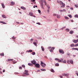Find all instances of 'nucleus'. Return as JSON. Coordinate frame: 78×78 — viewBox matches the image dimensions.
<instances>
[{"mask_svg":"<svg viewBox=\"0 0 78 78\" xmlns=\"http://www.w3.org/2000/svg\"><path fill=\"white\" fill-rule=\"evenodd\" d=\"M59 3L60 5H62V6H61V8H64V7H65V4H64L61 1H59Z\"/></svg>","mask_w":78,"mask_h":78,"instance_id":"f257e3e1","label":"nucleus"},{"mask_svg":"<svg viewBox=\"0 0 78 78\" xmlns=\"http://www.w3.org/2000/svg\"><path fill=\"white\" fill-rule=\"evenodd\" d=\"M24 72H25L23 73V74L26 75H29V73H28V70H25Z\"/></svg>","mask_w":78,"mask_h":78,"instance_id":"f03ea898","label":"nucleus"},{"mask_svg":"<svg viewBox=\"0 0 78 78\" xmlns=\"http://www.w3.org/2000/svg\"><path fill=\"white\" fill-rule=\"evenodd\" d=\"M29 16H31L32 17H36L35 15H33V13L32 12H30L29 13Z\"/></svg>","mask_w":78,"mask_h":78,"instance_id":"7ed1b4c3","label":"nucleus"},{"mask_svg":"<svg viewBox=\"0 0 78 78\" xmlns=\"http://www.w3.org/2000/svg\"><path fill=\"white\" fill-rule=\"evenodd\" d=\"M32 64H33V65H35L36 64V61H35V60H32L31 62Z\"/></svg>","mask_w":78,"mask_h":78,"instance_id":"20e7f679","label":"nucleus"},{"mask_svg":"<svg viewBox=\"0 0 78 78\" xmlns=\"http://www.w3.org/2000/svg\"><path fill=\"white\" fill-rule=\"evenodd\" d=\"M35 65V66L36 68H39L40 67V65L38 63H36Z\"/></svg>","mask_w":78,"mask_h":78,"instance_id":"39448f33","label":"nucleus"},{"mask_svg":"<svg viewBox=\"0 0 78 78\" xmlns=\"http://www.w3.org/2000/svg\"><path fill=\"white\" fill-rule=\"evenodd\" d=\"M40 2L42 8L44 9V5H43V2H42V0L40 1Z\"/></svg>","mask_w":78,"mask_h":78,"instance_id":"423d86ee","label":"nucleus"},{"mask_svg":"<svg viewBox=\"0 0 78 78\" xmlns=\"http://www.w3.org/2000/svg\"><path fill=\"white\" fill-rule=\"evenodd\" d=\"M59 51L60 53H62V54H64V52L63 50L62 49H59Z\"/></svg>","mask_w":78,"mask_h":78,"instance_id":"0eeeda50","label":"nucleus"},{"mask_svg":"<svg viewBox=\"0 0 78 78\" xmlns=\"http://www.w3.org/2000/svg\"><path fill=\"white\" fill-rule=\"evenodd\" d=\"M62 75H63V76H68L69 75V73H64L63 74H62Z\"/></svg>","mask_w":78,"mask_h":78,"instance_id":"6e6552de","label":"nucleus"},{"mask_svg":"<svg viewBox=\"0 0 78 78\" xmlns=\"http://www.w3.org/2000/svg\"><path fill=\"white\" fill-rule=\"evenodd\" d=\"M15 5V2L13 1H12L10 3V6H13Z\"/></svg>","mask_w":78,"mask_h":78,"instance_id":"1a4fd4ad","label":"nucleus"},{"mask_svg":"<svg viewBox=\"0 0 78 78\" xmlns=\"http://www.w3.org/2000/svg\"><path fill=\"white\" fill-rule=\"evenodd\" d=\"M69 62L71 64H73V61L72 60H69Z\"/></svg>","mask_w":78,"mask_h":78,"instance_id":"9d476101","label":"nucleus"},{"mask_svg":"<svg viewBox=\"0 0 78 78\" xmlns=\"http://www.w3.org/2000/svg\"><path fill=\"white\" fill-rule=\"evenodd\" d=\"M57 19H59V18H60V17H61V15H60L57 14Z\"/></svg>","mask_w":78,"mask_h":78,"instance_id":"9b49d317","label":"nucleus"},{"mask_svg":"<svg viewBox=\"0 0 78 78\" xmlns=\"http://www.w3.org/2000/svg\"><path fill=\"white\" fill-rule=\"evenodd\" d=\"M2 17H3V18H5V19L6 18V16L4 14L2 15Z\"/></svg>","mask_w":78,"mask_h":78,"instance_id":"f8f14e48","label":"nucleus"},{"mask_svg":"<svg viewBox=\"0 0 78 78\" xmlns=\"http://www.w3.org/2000/svg\"><path fill=\"white\" fill-rule=\"evenodd\" d=\"M21 9H23L24 10H25L26 9V8L23 6H22L21 7Z\"/></svg>","mask_w":78,"mask_h":78,"instance_id":"ddd939ff","label":"nucleus"},{"mask_svg":"<svg viewBox=\"0 0 78 78\" xmlns=\"http://www.w3.org/2000/svg\"><path fill=\"white\" fill-rule=\"evenodd\" d=\"M65 31L66 32H69V31H70V29H69L67 28L66 29Z\"/></svg>","mask_w":78,"mask_h":78,"instance_id":"4468645a","label":"nucleus"},{"mask_svg":"<svg viewBox=\"0 0 78 78\" xmlns=\"http://www.w3.org/2000/svg\"><path fill=\"white\" fill-rule=\"evenodd\" d=\"M74 33V32L73 31V30H71V31H69V34H73V33Z\"/></svg>","mask_w":78,"mask_h":78,"instance_id":"2eb2a0df","label":"nucleus"},{"mask_svg":"<svg viewBox=\"0 0 78 78\" xmlns=\"http://www.w3.org/2000/svg\"><path fill=\"white\" fill-rule=\"evenodd\" d=\"M70 47H75V44H72L70 45Z\"/></svg>","mask_w":78,"mask_h":78,"instance_id":"dca6fc26","label":"nucleus"},{"mask_svg":"<svg viewBox=\"0 0 78 78\" xmlns=\"http://www.w3.org/2000/svg\"><path fill=\"white\" fill-rule=\"evenodd\" d=\"M33 44L34 45H35V46H36V47H37V43H36L35 41H34Z\"/></svg>","mask_w":78,"mask_h":78,"instance_id":"f3484780","label":"nucleus"},{"mask_svg":"<svg viewBox=\"0 0 78 78\" xmlns=\"http://www.w3.org/2000/svg\"><path fill=\"white\" fill-rule=\"evenodd\" d=\"M51 72H52L53 73H54L55 72V71H54L53 69H51Z\"/></svg>","mask_w":78,"mask_h":78,"instance_id":"a211bd4d","label":"nucleus"},{"mask_svg":"<svg viewBox=\"0 0 78 78\" xmlns=\"http://www.w3.org/2000/svg\"><path fill=\"white\" fill-rule=\"evenodd\" d=\"M28 66H33V65L31 63H28Z\"/></svg>","mask_w":78,"mask_h":78,"instance_id":"6ab92c4d","label":"nucleus"},{"mask_svg":"<svg viewBox=\"0 0 78 78\" xmlns=\"http://www.w3.org/2000/svg\"><path fill=\"white\" fill-rule=\"evenodd\" d=\"M2 7L3 8H5V5H4V4L2 3Z\"/></svg>","mask_w":78,"mask_h":78,"instance_id":"aec40b11","label":"nucleus"},{"mask_svg":"<svg viewBox=\"0 0 78 78\" xmlns=\"http://www.w3.org/2000/svg\"><path fill=\"white\" fill-rule=\"evenodd\" d=\"M0 55L1 56H4V53H1L0 54Z\"/></svg>","mask_w":78,"mask_h":78,"instance_id":"412c9836","label":"nucleus"},{"mask_svg":"<svg viewBox=\"0 0 78 78\" xmlns=\"http://www.w3.org/2000/svg\"><path fill=\"white\" fill-rule=\"evenodd\" d=\"M72 50H77V51H78V48H72Z\"/></svg>","mask_w":78,"mask_h":78,"instance_id":"4be33fe9","label":"nucleus"},{"mask_svg":"<svg viewBox=\"0 0 78 78\" xmlns=\"http://www.w3.org/2000/svg\"><path fill=\"white\" fill-rule=\"evenodd\" d=\"M41 48L42 51H44V47H43V46H41Z\"/></svg>","mask_w":78,"mask_h":78,"instance_id":"5701e85b","label":"nucleus"},{"mask_svg":"<svg viewBox=\"0 0 78 78\" xmlns=\"http://www.w3.org/2000/svg\"><path fill=\"white\" fill-rule=\"evenodd\" d=\"M73 42H74V43H77V41L76 40H73Z\"/></svg>","mask_w":78,"mask_h":78,"instance_id":"b1692460","label":"nucleus"},{"mask_svg":"<svg viewBox=\"0 0 78 78\" xmlns=\"http://www.w3.org/2000/svg\"><path fill=\"white\" fill-rule=\"evenodd\" d=\"M62 62H63V63H66V60H64L63 61H62Z\"/></svg>","mask_w":78,"mask_h":78,"instance_id":"393cba45","label":"nucleus"},{"mask_svg":"<svg viewBox=\"0 0 78 78\" xmlns=\"http://www.w3.org/2000/svg\"><path fill=\"white\" fill-rule=\"evenodd\" d=\"M41 71H46V69H41Z\"/></svg>","mask_w":78,"mask_h":78,"instance_id":"a878e982","label":"nucleus"},{"mask_svg":"<svg viewBox=\"0 0 78 78\" xmlns=\"http://www.w3.org/2000/svg\"><path fill=\"white\" fill-rule=\"evenodd\" d=\"M44 3L45 5H47V3H46V2L45 1V0H44Z\"/></svg>","mask_w":78,"mask_h":78,"instance_id":"bb28decb","label":"nucleus"},{"mask_svg":"<svg viewBox=\"0 0 78 78\" xmlns=\"http://www.w3.org/2000/svg\"><path fill=\"white\" fill-rule=\"evenodd\" d=\"M47 6L48 9H50V7L49 6V5H47Z\"/></svg>","mask_w":78,"mask_h":78,"instance_id":"cd10ccee","label":"nucleus"},{"mask_svg":"<svg viewBox=\"0 0 78 78\" xmlns=\"http://www.w3.org/2000/svg\"><path fill=\"white\" fill-rule=\"evenodd\" d=\"M75 17H76L77 18H78V15L76 14L74 16Z\"/></svg>","mask_w":78,"mask_h":78,"instance_id":"c85d7f7f","label":"nucleus"},{"mask_svg":"<svg viewBox=\"0 0 78 78\" xmlns=\"http://www.w3.org/2000/svg\"><path fill=\"white\" fill-rule=\"evenodd\" d=\"M55 66H59V64L58 63H56L55 64Z\"/></svg>","mask_w":78,"mask_h":78,"instance_id":"c756f323","label":"nucleus"},{"mask_svg":"<svg viewBox=\"0 0 78 78\" xmlns=\"http://www.w3.org/2000/svg\"><path fill=\"white\" fill-rule=\"evenodd\" d=\"M66 27H62V28H61V30H63V29H64V28H66Z\"/></svg>","mask_w":78,"mask_h":78,"instance_id":"7c9ffc66","label":"nucleus"},{"mask_svg":"<svg viewBox=\"0 0 78 78\" xmlns=\"http://www.w3.org/2000/svg\"><path fill=\"white\" fill-rule=\"evenodd\" d=\"M76 74L77 75V76H78V71H76Z\"/></svg>","mask_w":78,"mask_h":78,"instance_id":"2f4dec72","label":"nucleus"},{"mask_svg":"<svg viewBox=\"0 0 78 78\" xmlns=\"http://www.w3.org/2000/svg\"><path fill=\"white\" fill-rule=\"evenodd\" d=\"M75 6L76 7V8H78V5L75 4Z\"/></svg>","mask_w":78,"mask_h":78,"instance_id":"473e14b6","label":"nucleus"},{"mask_svg":"<svg viewBox=\"0 0 78 78\" xmlns=\"http://www.w3.org/2000/svg\"><path fill=\"white\" fill-rule=\"evenodd\" d=\"M65 19H66L67 20L69 19V18L67 16L65 17Z\"/></svg>","mask_w":78,"mask_h":78,"instance_id":"72a5a7b5","label":"nucleus"},{"mask_svg":"<svg viewBox=\"0 0 78 78\" xmlns=\"http://www.w3.org/2000/svg\"><path fill=\"white\" fill-rule=\"evenodd\" d=\"M32 54L33 55H34L36 54V53H35V52H32Z\"/></svg>","mask_w":78,"mask_h":78,"instance_id":"f704fd0d","label":"nucleus"},{"mask_svg":"<svg viewBox=\"0 0 78 78\" xmlns=\"http://www.w3.org/2000/svg\"><path fill=\"white\" fill-rule=\"evenodd\" d=\"M58 61L59 62H62V61H61V60H59V59H58Z\"/></svg>","mask_w":78,"mask_h":78,"instance_id":"c9c22d12","label":"nucleus"},{"mask_svg":"<svg viewBox=\"0 0 78 78\" xmlns=\"http://www.w3.org/2000/svg\"><path fill=\"white\" fill-rule=\"evenodd\" d=\"M50 52H51V53H53V51L52 49H50Z\"/></svg>","mask_w":78,"mask_h":78,"instance_id":"e433bc0d","label":"nucleus"},{"mask_svg":"<svg viewBox=\"0 0 78 78\" xmlns=\"http://www.w3.org/2000/svg\"><path fill=\"white\" fill-rule=\"evenodd\" d=\"M0 23H3V24H6V23H5V22H1Z\"/></svg>","mask_w":78,"mask_h":78,"instance_id":"4c0bfd02","label":"nucleus"},{"mask_svg":"<svg viewBox=\"0 0 78 78\" xmlns=\"http://www.w3.org/2000/svg\"><path fill=\"white\" fill-rule=\"evenodd\" d=\"M67 63H68V64H70V62H69V60H68L67 61Z\"/></svg>","mask_w":78,"mask_h":78,"instance_id":"58836bf2","label":"nucleus"},{"mask_svg":"<svg viewBox=\"0 0 78 78\" xmlns=\"http://www.w3.org/2000/svg\"><path fill=\"white\" fill-rule=\"evenodd\" d=\"M41 64H42V65H43V64H44V62H43L42 61H41Z\"/></svg>","mask_w":78,"mask_h":78,"instance_id":"ea45409f","label":"nucleus"},{"mask_svg":"<svg viewBox=\"0 0 78 78\" xmlns=\"http://www.w3.org/2000/svg\"><path fill=\"white\" fill-rule=\"evenodd\" d=\"M62 12H66V10L65 9H63L62 10Z\"/></svg>","mask_w":78,"mask_h":78,"instance_id":"a19ab883","label":"nucleus"},{"mask_svg":"<svg viewBox=\"0 0 78 78\" xmlns=\"http://www.w3.org/2000/svg\"><path fill=\"white\" fill-rule=\"evenodd\" d=\"M33 51L32 50H29V52H32Z\"/></svg>","mask_w":78,"mask_h":78,"instance_id":"79ce46f5","label":"nucleus"},{"mask_svg":"<svg viewBox=\"0 0 78 78\" xmlns=\"http://www.w3.org/2000/svg\"><path fill=\"white\" fill-rule=\"evenodd\" d=\"M22 67H23V68H25V65H22Z\"/></svg>","mask_w":78,"mask_h":78,"instance_id":"37998d69","label":"nucleus"},{"mask_svg":"<svg viewBox=\"0 0 78 78\" xmlns=\"http://www.w3.org/2000/svg\"><path fill=\"white\" fill-rule=\"evenodd\" d=\"M34 41H35V42H36V43H37V40H34Z\"/></svg>","mask_w":78,"mask_h":78,"instance_id":"c03bdc74","label":"nucleus"},{"mask_svg":"<svg viewBox=\"0 0 78 78\" xmlns=\"http://www.w3.org/2000/svg\"><path fill=\"white\" fill-rule=\"evenodd\" d=\"M16 37H14V36H13L12 37V39H16Z\"/></svg>","mask_w":78,"mask_h":78,"instance_id":"a18cd8bd","label":"nucleus"},{"mask_svg":"<svg viewBox=\"0 0 78 78\" xmlns=\"http://www.w3.org/2000/svg\"><path fill=\"white\" fill-rule=\"evenodd\" d=\"M59 59L58 58H55V61H58V60Z\"/></svg>","mask_w":78,"mask_h":78,"instance_id":"49530a36","label":"nucleus"},{"mask_svg":"<svg viewBox=\"0 0 78 78\" xmlns=\"http://www.w3.org/2000/svg\"><path fill=\"white\" fill-rule=\"evenodd\" d=\"M43 65L41 64V66H42V67H43V68L45 67V66H44V65Z\"/></svg>","mask_w":78,"mask_h":78,"instance_id":"de8ad7c7","label":"nucleus"},{"mask_svg":"<svg viewBox=\"0 0 78 78\" xmlns=\"http://www.w3.org/2000/svg\"><path fill=\"white\" fill-rule=\"evenodd\" d=\"M69 17H70V18H72V15H69Z\"/></svg>","mask_w":78,"mask_h":78,"instance_id":"09e8293b","label":"nucleus"},{"mask_svg":"<svg viewBox=\"0 0 78 78\" xmlns=\"http://www.w3.org/2000/svg\"><path fill=\"white\" fill-rule=\"evenodd\" d=\"M77 46H78V43L77 44H76L75 45V47H77Z\"/></svg>","mask_w":78,"mask_h":78,"instance_id":"8fccbe9b","label":"nucleus"},{"mask_svg":"<svg viewBox=\"0 0 78 78\" xmlns=\"http://www.w3.org/2000/svg\"><path fill=\"white\" fill-rule=\"evenodd\" d=\"M22 69V67L20 66L19 67V69H20V70H21V69Z\"/></svg>","mask_w":78,"mask_h":78,"instance_id":"3c124183","label":"nucleus"},{"mask_svg":"<svg viewBox=\"0 0 78 78\" xmlns=\"http://www.w3.org/2000/svg\"><path fill=\"white\" fill-rule=\"evenodd\" d=\"M38 11L39 13H41V10H38Z\"/></svg>","mask_w":78,"mask_h":78,"instance_id":"603ef678","label":"nucleus"},{"mask_svg":"<svg viewBox=\"0 0 78 78\" xmlns=\"http://www.w3.org/2000/svg\"><path fill=\"white\" fill-rule=\"evenodd\" d=\"M16 63H17V62L16 61V62H13V64H16Z\"/></svg>","mask_w":78,"mask_h":78,"instance_id":"864d4df0","label":"nucleus"},{"mask_svg":"<svg viewBox=\"0 0 78 78\" xmlns=\"http://www.w3.org/2000/svg\"><path fill=\"white\" fill-rule=\"evenodd\" d=\"M37 24H38V25H41V23H37Z\"/></svg>","mask_w":78,"mask_h":78,"instance_id":"5fc2aeb1","label":"nucleus"},{"mask_svg":"<svg viewBox=\"0 0 78 78\" xmlns=\"http://www.w3.org/2000/svg\"><path fill=\"white\" fill-rule=\"evenodd\" d=\"M36 0H31V1L32 2H34Z\"/></svg>","mask_w":78,"mask_h":78,"instance_id":"6e6d98bb","label":"nucleus"},{"mask_svg":"<svg viewBox=\"0 0 78 78\" xmlns=\"http://www.w3.org/2000/svg\"><path fill=\"white\" fill-rule=\"evenodd\" d=\"M59 76V77H60V78H62V76L61 75Z\"/></svg>","mask_w":78,"mask_h":78,"instance_id":"4d7b16f0","label":"nucleus"},{"mask_svg":"<svg viewBox=\"0 0 78 78\" xmlns=\"http://www.w3.org/2000/svg\"><path fill=\"white\" fill-rule=\"evenodd\" d=\"M53 16H56V14H54L53 15Z\"/></svg>","mask_w":78,"mask_h":78,"instance_id":"13d9d810","label":"nucleus"},{"mask_svg":"<svg viewBox=\"0 0 78 78\" xmlns=\"http://www.w3.org/2000/svg\"><path fill=\"white\" fill-rule=\"evenodd\" d=\"M13 59H10V61H13Z\"/></svg>","mask_w":78,"mask_h":78,"instance_id":"bf43d9fd","label":"nucleus"},{"mask_svg":"<svg viewBox=\"0 0 78 78\" xmlns=\"http://www.w3.org/2000/svg\"><path fill=\"white\" fill-rule=\"evenodd\" d=\"M43 65H44V66H46V64H45L44 63Z\"/></svg>","mask_w":78,"mask_h":78,"instance_id":"052dcab7","label":"nucleus"},{"mask_svg":"<svg viewBox=\"0 0 78 78\" xmlns=\"http://www.w3.org/2000/svg\"><path fill=\"white\" fill-rule=\"evenodd\" d=\"M52 49V50H54L55 49V48L52 47V49Z\"/></svg>","mask_w":78,"mask_h":78,"instance_id":"680f3d73","label":"nucleus"},{"mask_svg":"<svg viewBox=\"0 0 78 78\" xmlns=\"http://www.w3.org/2000/svg\"><path fill=\"white\" fill-rule=\"evenodd\" d=\"M70 9L71 10H73V8L72 7Z\"/></svg>","mask_w":78,"mask_h":78,"instance_id":"e2e57ef3","label":"nucleus"},{"mask_svg":"<svg viewBox=\"0 0 78 78\" xmlns=\"http://www.w3.org/2000/svg\"><path fill=\"white\" fill-rule=\"evenodd\" d=\"M30 41H33V39H32V38L31 39H30Z\"/></svg>","mask_w":78,"mask_h":78,"instance_id":"0e129e2a","label":"nucleus"},{"mask_svg":"<svg viewBox=\"0 0 78 78\" xmlns=\"http://www.w3.org/2000/svg\"><path fill=\"white\" fill-rule=\"evenodd\" d=\"M59 11H60V12H62V10H60Z\"/></svg>","mask_w":78,"mask_h":78,"instance_id":"69168bd1","label":"nucleus"},{"mask_svg":"<svg viewBox=\"0 0 78 78\" xmlns=\"http://www.w3.org/2000/svg\"><path fill=\"white\" fill-rule=\"evenodd\" d=\"M5 72V70H3V72Z\"/></svg>","mask_w":78,"mask_h":78,"instance_id":"338daca9","label":"nucleus"},{"mask_svg":"<svg viewBox=\"0 0 78 78\" xmlns=\"http://www.w3.org/2000/svg\"><path fill=\"white\" fill-rule=\"evenodd\" d=\"M47 12H49V9H48L47 11Z\"/></svg>","mask_w":78,"mask_h":78,"instance_id":"774afa93","label":"nucleus"}]
</instances>
